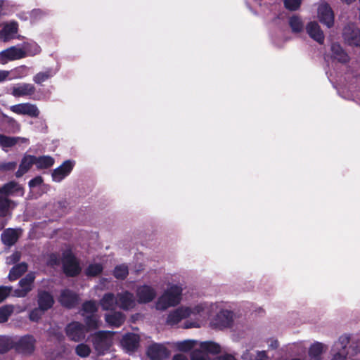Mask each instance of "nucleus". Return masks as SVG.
<instances>
[{"label": "nucleus", "instance_id": "ddd939ff", "mask_svg": "<svg viewBox=\"0 0 360 360\" xmlns=\"http://www.w3.org/2000/svg\"><path fill=\"white\" fill-rule=\"evenodd\" d=\"M35 91V86L30 83H18L11 89V95L16 98L31 97Z\"/></svg>", "mask_w": 360, "mask_h": 360}, {"label": "nucleus", "instance_id": "9d476101", "mask_svg": "<svg viewBox=\"0 0 360 360\" xmlns=\"http://www.w3.org/2000/svg\"><path fill=\"white\" fill-rule=\"evenodd\" d=\"M10 110L15 114L27 115L31 117H37L40 113L37 106L30 103H23L11 105Z\"/></svg>", "mask_w": 360, "mask_h": 360}, {"label": "nucleus", "instance_id": "864d4df0", "mask_svg": "<svg viewBox=\"0 0 360 360\" xmlns=\"http://www.w3.org/2000/svg\"><path fill=\"white\" fill-rule=\"evenodd\" d=\"M20 259V253L19 252H15L6 258V263L8 264H13L18 262Z\"/></svg>", "mask_w": 360, "mask_h": 360}, {"label": "nucleus", "instance_id": "cd10ccee", "mask_svg": "<svg viewBox=\"0 0 360 360\" xmlns=\"http://www.w3.org/2000/svg\"><path fill=\"white\" fill-rule=\"evenodd\" d=\"M53 298L50 293L46 291H41L39 292L38 304L41 309L44 311L48 310L53 306Z\"/></svg>", "mask_w": 360, "mask_h": 360}, {"label": "nucleus", "instance_id": "13d9d810", "mask_svg": "<svg viewBox=\"0 0 360 360\" xmlns=\"http://www.w3.org/2000/svg\"><path fill=\"white\" fill-rule=\"evenodd\" d=\"M43 13L40 9H34L32 11L30 15L31 17L34 19H37L42 15Z\"/></svg>", "mask_w": 360, "mask_h": 360}, {"label": "nucleus", "instance_id": "a878e982", "mask_svg": "<svg viewBox=\"0 0 360 360\" xmlns=\"http://www.w3.org/2000/svg\"><path fill=\"white\" fill-rule=\"evenodd\" d=\"M59 301L63 306L68 308H72L77 303L78 297L72 291L69 290H64L61 292Z\"/></svg>", "mask_w": 360, "mask_h": 360}, {"label": "nucleus", "instance_id": "8fccbe9b", "mask_svg": "<svg viewBox=\"0 0 360 360\" xmlns=\"http://www.w3.org/2000/svg\"><path fill=\"white\" fill-rule=\"evenodd\" d=\"M12 291L11 287L0 286V302H3Z\"/></svg>", "mask_w": 360, "mask_h": 360}, {"label": "nucleus", "instance_id": "7c9ffc66", "mask_svg": "<svg viewBox=\"0 0 360 360\" xmlns=\"http://www.w3.org/2000/svg\"><path fill=\"white\" fill-rule=\"evenodd\" d=\"M100 304L103 310H112L117 306V297L113 293H105L100 300Z\"/></svg>", "mask_w": 360, "mask_h": 360}, {"label": "nucleus", "instance_id": "6e6d98bb", "mask_svg": "<svg viewBox=\"0 0 360 360\" xmlns=\"http://www.w3.org/2000/svg\"><path fill=\"white\" fill-rule=\"evenodd\" d=\"M42 182H43L42 177L40 176H36L35 178L31 179L29 181V186L32 188H34V187L41 185L42 184Z\"/></svg>", "mask_w": 360, "mask_h": 360}, {"label": "nucleus", "instance_id": "bb28decb", "mask_svg": "<svg viewBox=\"0 0 360 360\" xmlns=\"http://www.w3.org/2000/svg\"><path fill=\"white\" fill-rule=\"evenodd\" d=\"M35 156L26 155L22 159V161L20 164L19 168L15 173V176L17 177H21L23 174L28 172L30 167L35 165Z\"/></svg>", "mask_w": 360, "mask_h": 360}, {"label": "nucleus", "instance_id": "ea45409f", "mask_svg": "<svg viewBox=\"0 0 360 360\" xmlns=\"http://www.w3.org/2000/svg\"><path fill=\"white\" fill-rule=\"evenodd\" d=\"M84 317V322L89 330L96 329L100 326L98 317L94 314L86 315Z\"/></svg>", "mask_w": 360, "mask_h": 360}, {"label": "nucleus", "instance_id": "20e7f679", "mask_svg": "<svg viewBox=\"0 0 360 360\" xmlns=\"http://www.w3.org/2000/svg\"><path fill=\"white\" fill-rule=\"evenodd\" d=\"M221 351V347L219 344L206 341L200 343V349H194L191 354V360H210L208 354H218Z\"/></svg>", "mask_w": 360, "mask_h": 360}, {"label": "nucleus", "instance_id": "680f3d73", "mask_svg": "<svg viewBox=\"0 0 360 360\" xmlns=\"http://www.w3.org/2000/svg\"><path fill=\"white\" fill-rule=\"evenodd\" d=\"M27 70V68L26 67H20L18 68H17L15 70V72H18V74H24L25 75V71Z\"/></svg>", "mask_w": 360, "mask_h": 360}, {"label": "nucleus", "instance_id": "4d7b16f0", "mask_svg": "<svg viewBox=\"0 0 360 360\" xmlns=\"http://www.w3.org/2000/svg\"><path fill=\"white\" fill-rule=\"evenodd\" d=\"M213 360H236V359L233 355L226 354L217 356Z\"/></svg>", "mask_w": 360, "mask_h": 360}, {"label": "nucleus", "instance_id": "2f4dec72", "mask_svg": "<svg viewBox=\"0 0 360 360\" xmlns=\"http://www.w3.org/2000/svg\"><path fill=\"white\" fill-rule=\"evenodd\" d=\"M332 57L338 62L345 63L349 60V57L346 52L338 44L331 45Z\"/></svg>", "mask_w": 360, "mask_h": 360}, {"label": "nucleus", "instance_id": "49530a36", "mask_svg": "<svg viewBox=\"0 0 360 360\" xmlns=\"http://www.w3.org/2000/svg\"><path fill=\"white\" fill-rule=\"evenodd\" d=\"M243 358L245 360H267L268 356L265 351L257 352L254 358L247 352L243 354Z\"/></svg>", "mask_w": 360, "mask_h": 360}, {"label": "nucleus", "instance_id": "a19ab883", "mask_svg": "<svg viewBox=\"0 0 360 360\" xmlns=\"http://www.w3.org/2000/svg\"><path fill=\"white\" fill-rule=\"evenodd\" d=\"M13 311V307L11 305H5L0 307V323L6 322Z\"/></svg>", "mask_w": 360, "mask_h": 360}, {"label": "nucleus", "instance_id": "393cba45", "mask_svg": "<svg viewBox=\"0 0 360 360\" xmlns=\"http://www.w3.org/2000/svg\"><path fill=\"white\" fill-rule=\"evenodd\" d=\"M139 343V335L134 333L126 334L122 339L121 344L127 352H134L138 348Z\"/></svg>", "mask_w": 360, "mask_h": 360}, {"label": "nucleus", "instance_id": "f8f14e48", "mask_svg": "<svg viewBox=\"0 0 360 360\" xmlns=\"http://www.w3.org/2000/svg\"><path fill=\"white\" fill-rule=\"evenodd\" d=\"M318 18L319 21L326 25L328 27H331L334 24V13L332 8L326 3L321 4L318 7Z\"/></svg>", "mask_w": 360, "mask_h": 360}, {"label": "nucleus", "instance_id": "9b49d317", "mask_svg": "<svg viewBox=\"0 0 360 360\" xmlns=\"http://www.w3.org/2000/svg\"><path fill=\"white\" fill-rule=\"evenodd\" d=\"M25 50L22 47L11 46L0 52V61L6 63L9 60H15L25 57Z\"/></svg>", "mask_w": 360, "mask_h": 360}, {"label": "nucleus", "instance_id": "4be33fe9", "mask_svg": "<svg viewBox=\"0 0 360 360\" xmlns=\"http://www.w3.org/2000/svg\"><path fill=\"white\" fill-rule=\"evenodd\" d=\"M306 30L309 37L320 44L324 42V34L318 22H310L306 26Z\"/></svg>", "mask_w": 360, "mask_h": 360}, {"label": "nucleus", "instance_id": "5fc2aeb1", "mask_svg": "<svg viewBox=\"0 0 360 360\" xmlns=\"http://www.w3.org/2000/svg\"><path fill=\"white\" fill-rule=\"evenodd\" d=\"M4 121L8 124H11L13 129L19 130V124L13 117H8L7 115H4Z\"/></svg>", "mask_w": 360, "mask_h": 360}, {"label": "nucleus", "instance_id": "b1692460", "mask_svg": "<svg viewBox=\"0 0 360 360\" xmlns=\"http://www.w3.org/2000/svg\"><path fill=\"white\" fill-rule=\"evenodd\" d=\"M28 139L22 137H11L0 134V146L6 150L7 148H11L17 144L27 143Z\"/></svg>", "mask_w": 360, "mask_h": 360}, {"label": "nucleus", "instance_id": "423d86ee", "mask_svg": "<svg viewBox=\"0 0 360 360\" xmlns=\"http://www.w3.org/2000/svg\"><path fill=\"white\" fill-rule=\"evenodd\" d=\"M349 342V336L342 335L336 341L332 348L333 356L331 360H345L349 352L346 350L347 345Z\"/></svg>", "mask_w": 360, "mask_h": 360}, {"label": "nucleus", "instance_id": "f3484780", "mask_svg": "<svg viewBox=\"0 0 360 360\" xmlns=\"http://www.w3.org/2000/svg\"><path fill=\"white\" fill-rule=\"evenodd\" d=\"M75 162L71 160L65 161L60 166L56 168L52 172L53 181L56 182H60L64 179L73 169Z\"/></svg>", "mask_w": 360, "mask_h": 360}, {"label": "nucleus", "instance_id": "dca6fc26", "mask_svg": "<svg viewBox=\"0 0 360 360\" xmlns=\"http://www.w3.org/2000/svg\"><path fill=\"white\" fill-rule=\"evenodd\" d=\"M116 297L117 306L122 309L129 310L136 305L134 294L127 290L117 293Z\"/></svg>", "mask_w": 360, "mask_h": 360}, {"label": "nucleus", "instance_id": "3c124183", "mask_svg": "<svg viewBox=\"0 0 360 360\" xmlns=\"http://www.w3.org/2000/svg\"><path fill=\"white\" fill-rule=\"evenodd\" d=\"M44 311L41 309L39 307L33 309L30 314V320L37 321L41 318Z\"/></svg>", "mask_w": 360, "mask_h": 360}, {"label": "nucleus", "instance_id": "e2e57ef3", "mask_svg": "<svg viewBox=\"0 0 360 360\" xmlns=\"http://www.w3.org/2000/svg\"><path fill=\"white\" fill-rule=\"evenodd\" d=\"M269 347L274 348V349H276L278 347V342L277 340H271V343L269 345Z\"/></svg>", "mask_w": 360, "mask_h": 360}, {"label": "nucleus", "instance_id": "f704fd0d", "mask_svg": "<svg viewBox=\"0 0 360 360\" xmlns=\"http://www.w3.org/2000/svg\"><path fill=\"white\" fill-rule=\"evenodd\" d=\"M35 165L38 169H47L54 164V159L49 155L35 156Z\"/></svg>", "mask_w": 360, "mask_h": 360}, {"label": "nucleus", "instance_id": "2eb2a0df", "mask_svg": "<svg viewBox=\"0 0 360 360\" xmlns=\"http://www.w3.org/2000/svg\"><path fill=\"white\" fill-rule=\"evenodd\" d=\"M35 278L34 273L30 272L26 276L19 281L20 288L16 289L13 295L18 297H25L27 293L32 289L33 283Z\"/></svg>", "mask_w": 360, "mask_h": 360}, {"label": "nucleus", "instance_id": "bf43d9fd", "mask_svg": "<svg viewBox=\"0 0 360 360\" xmlns=\"http://www.w3.org/2000/svg\"><path fill=\"white\" fill-rule=\"evenodd\" d=\"M10 72L6 70H0V82H4L7 79Z\"/></svg>", "mask_w": 360, "mask_h": 360}, {"label": "nucleus", "instance_id": "5701e85b", "mask_svg": "<svg viewBox=\"0 0 360 360\" xmlns=\"http://www.w3.org/2000/svg\"><path fill=\"white\" fill-rule=\"evenodd\" d=\"M21 232L20 229H7L1 233V240L6 245L12 246L18 240Z\"/></svg>", "mask_w": 360, "mask_h": 360}, {"label": "nucleus", "instance_id": "7ed1b4c3", "mask_svg": "<svg viewBox=\"0 0 360 360\" xmlns=\"http://www.w3.org/2000/svg\"><path fill=\"white\" fill-rule=\"evenodd\" d=\"M114 333L110 331H98L91 335V342L98 354H104L111 347Z\"/></svg>", "mask_w": 360, "mask_h": 360}, {"label": "nucleus", "instance_id": "a18cd8bd", "mask_svg": "<svg viewBox=\"0 0 360 360\" xmlns=\"http://www.w3.org/2000/svg\"><path fill=\"white\" fill-rule=\"evenodd\" d=\"M75 353L80 357L86 358L89 356L91 349L87 345L81 343L75 347Z\"/></svg>", "mask_w": 360, "mask_h": 360}, {"label": "nucleus", "instance_id": "09e8293b", "mask_svg": "<svg viewBox=\"0 0 360 360\" xmlns=\"http://www.w3.org/2000/svg\"><path fill=\"white\" fill-rule=\"evenodd\" d=\"M12 347L9 339L2 337L0 338V353L4 354Z\"/></svg>", "mask_w": 360, "mask_h": 360}, {"label": "nucleus", "instance_id": "de8ad7c7", "mask_svg": "<svg viewBox=\"0 0 360 360\" xmlns=\"http://www.w3.org/2000/svg\"><path fill=\"white\" fill-rule=\"evenodd\" d=\"M302 0H284L285 7L290 11H295L300 8Z\"/></svg>", "mask_w": 360, "mask_h": 360}, {"label": "nucleus", "instance_id": "f257e3e1", "mask_svg": "<svg viewBox=\"0 0 360 360\" xmlns=\"http://www.w3.org/2000/svg\"><path fill=\"white\" fill-rule=\"evenodd\" d=\"M212 304L202 303L193 307H181L169 314L167 323L169 325L177 324L182 319L187 317H194L198 321L186 325V328L200 327L198 321L207 319L211 316Z\"/></svg>", "mask_w": 360, "mask_h": 360}, {"label": "nucleus", "instance_id": "4c0bfd02", "mask_svg": "<svg viewBox=\"0 0 360 360\" xmlns=\"http://www.w3.org/2000/svg\"><path fill=\"white\" fill-rule=\"evenodd\" d=\"M55 72L51 69H47L45 71L39 72L33 77V81L38 84L46 81L54 75Z\"/></svg>", "mask_w": 360, "mask_h": 360}, {"label": "nucleus", "instance_id": "37998d69", "mask_svg": "<svg viewBox=\"0 0 360 360\" xmlns=\"http://www.w3.org/2000/svg\"><path fill=\"white\" fill-rule=\"evenodd\" d=\"M129 274L127 266L121 264L117 266L115 269L113 274L117 279H124Z\"/></svg>", "mask_w": 360, "mask_h": 360}, {"label": "nucleus", "instance_id": "6ab92c4d", "mask_svg": "<svg viewBox=\"0 0 360 360\" xmlns=\"http://www.w3.org/2000/svg\"><path fill=\"white\" fill-rule=\"evenodd\" d=\"M35 340L31 335H25L15 343L16 351L22 354H30L34 351Z\"/></svg>", "mask_w": 360, "mask_h": 360}, {"label": "nucleus", "instance_id": "c85d7f7f", "mask_svg": "<svg viewBox=\"0 0 360 360\" xmlns=\"http://www.w3.org/2000/svg\"><path fill=\"white\" fill-rule=\"evenodd\" d=\"M15 207V203L6 196H0V217H6Z\"/></svg>", "mask_w": 360, "mask_h": 360}, {"label": "nucleus", "instance_id": "c756f323", "mask_svg": "<svg viewBox=\"0 0 360 360\" xmlns=\"http://www.w3.org/2000/svg\"><path fill=\"white\" fill-rule=\"evenodd\" d=\"M105 321L112 327H120L125 321L124 315L119 311L105 315Z\"/></svg>", "mask_w": 360, "mask_h": 360}, {"label": "nucleus", "instance_id": "6e6552de", "mask_svg": "<svg viewBox=\"0 0 360 360\" xmlns=\"http://www.w3.org/2000/svg\"><path fill=\"white\" fill-rule=\"evenodd\" d=\"M66 335L70 340L79 342L85 338L86 330L83 324L79 322H72L65 328Z\"/></svg>", "mask_w": 360, "mask_h": 360}, {"label": "nucleus", "instance_id": "69168bd1", "mask_svg": "<svg viewBox=\"0 0 360 360\" xmlns=\"http://www.w3.org/2000/svg\"><path fill=\"white\" fill-rule=\"evenodd\" d=\"M292 360H301L300 359H292Z\"/></svg>", "mask_w": 360, "mask_h": 360}, {"label": "nucleus", "instance_id": "58836bf2", "mask_svg": "<svg viewBox=\"0 0 360 360\" xmlns=\"http://www.w3.org/2000/svg\"><path fill=\"white\" fill-rule=\"evenodd\" d=\"M97 311V304L95 301H87L82 305V315L86 316V315L94 314Z\"/></svg>", "mask_w": 360, "mask_h": 360}, {"label": "nucleus", "instance_id": "4468645a", "mask_svg": "<svg viewBox=\"0 0 360 360\" xmlns=\"http://www.w3.org/2000/svg\"><path fill=\"white\" fill-rule=\"evenodd\" d=\"M233 321V312L229 310H221L212 321L211 324L215 328L221 329L230 327Z\"/></svg>", "mask_w": 360, "mask_h": 360}, {"label": "nucleus", "instance_id": "603ef678", "mask_svg": "<svg viewBox=\"0 0 360 360\" xmlns=\"http://www.w3.org/2000/svg\"><path fill=\"white\" fill-rule=\"evenodd\" d=\"M17 164L15 162H8L0 164V170L13 171L15 169Z\"/></svg>", "mask_w": 360, "mask_h": 360}, {"label": "nucleus", "instance_id": "052dcab7", "mask_svg": "<svg viewBox=\"0 0 360 360\" xmlns=\"http://www.w3.org/2000/svg\"><path fill=\"white\" fill-rule=\"evenodd\" d=\"M172 360H189L188 356L183 354H177L174 355Z\"/></svg>", "mask_w": 360, "mask_h": 360}, {"label": "nucleus", "instance_id": "79ce46f5", "mask_svg": "<svg viewBox=\"0 0 360 360\" xmlns=\"http://www.w3.org/2000/svg\"><path fill=\"white\" fill-rule=\"evenodd\" d=\"M197 345V341L188 340L179 342L176 346L180 351L187 352L195 347Z\"/></svg>", "mask_w": 360, "mask_h": 360}, {"label": "nucleus", "instance_id": "412c9836", "mask_svg": "<svg viewBox=\"0 0 360 360\" xmlns=\"http://www.w3.org/2000/svg\"><path fill=\"white\" fill-rule=\"evenodd\" d=\"M1 193L6 196H22L24 189L18 183L11 181L1 187Z\"/></svg>", "mask_w": 360, "mask_h": 360}, {"label": "nucleus", "instance_id": "aec40b11", "mask_svg": "<svg viewBox=\"0 0 360 360\" xmlns=\"http://www.w3.org/2000/svg\"><path fill=\"white\" fill-rule=\"evenodd\" d=\"M147 354L152 360H163L169 356V352L164 345L155 343L149 346Z\"/></svg>", "mask_w": 360, "mask_h": 360}, {"label": "nucleus", "instance_id": "1a4fd4ad", "mask_svg": "<svg viewBox=\"0 0 360 360\" xmlns=\"http://www.w3.org/2000/svg\"><path fill=\"white\" fill-rule=\"evenodd\" d=\"M156 295V290L148 285L138 286L136 290V296L139 304L149 303L155 299Z\"/></svg>", "mask_w": 360, "mask_h": 360}, {"label": "nucleus", "instance_id": "a211bd4d", "mask_svg": "<svg viewBox=\"0 0 360 360\" xmlns=\"http://www.w3.org/2000/svg\"><path fill=\"white\" fill-rule=\"evenodd\" d=\"M18 30V24L15 21L4 22L0 25V39L4 41H7L13 38L17 34Z\"/></svg>", "mask_w": 360, "mask_h": 360}, {"label": "nucleus", "instance_id": "e433bc0d", "mask_svg": "<svg viewBox=\"0 0 360 360\" xmlns=\"http://www.w3.org/2000/svg\"><path fill=\"white\" fill-rule=\"evenodd\" d=\"M22 48L25 51V57L33 56L41 52L40 46L35 42L25 43L23 44Z\"/></svg>", "mask_w": 360, "mask_h": 360}, {"label": "nucleus", "instance_id": "72a5a7b5", "mask_svg": "<svg viewBox=\"0 0 360 360\" xmlns=\"http://www.w3.org/2000/svg\"><path fill=\"white\" fill-rule=\"evenodd\" d=\"M27 270V265L25 262L20 263L14 266L10 271L8 278L10 281H15L20 277Z\"/></svg>", "mask_w": 360, "mask_h": 360}, {"label": "nucleus", "instance_id": "338daca9", "mask_svg": "<svg viewBox=\"0 0 360 360\" xmlns=\"http://www.w3.org/2000/svg\"><path fill=\"white\" fill-rule=\"evenodd\" d=\"M359 2H360V0H359Z\"/></svg>", "mask_w": 360, "mask_h": 360}, {"label": "nucleus", "instance_id": "f03ea898", "mask_svg": "<svg viewBox=\"0 0 360 360\" xmlns=\"http://www.w3.org/2000/svg\"><path fill=\"white\" fill-rule=\"evenodd\" d=\"M182 288L179 285H170L155 302L158 310L164 311L177 305L181 299Z\"/></svg>", "mask_w": 360, "mask_h": 360}, {"label": "nucleus", "instance_id": "0e129e2a", "mask_svg": "<svg viewBox=\"0 0 360 360\" xmlns=\"http://www.w3.org/2000/svg\"><path fill=\"white\" fill-rule=\"evenodd\" d=\"M51 264H57L58 262V259H57V257L56 255H51Z\"/></svg>", "mask_w": 360, "mask_h": 360}, {"label": "nucleus", "instance_id": "473e14b6", "mask_svg": "<svg viewBox=\"0 0 360 360\" xmlns=\"http://www.w3.org/2000/svg\"><path fill=\"white\" fill-rule=\"evenodd\" d=\"M288 24L293 33H300L304 30V22L298 15H293L290 17Z\"/></svg>", "mask_w": 360, "mask_h": 360}, {"label": "nucleus", "instance_id": "c03bdc74", "mask_svg": "<svg viewBox=\"0 0 360 360\" xmlns=\"http://www.w3.org/2000/svg\"><path fill=\"white\" fill-rule=\"evenodd\" d=\"M103 266L101 264H91L86 269V274L88 276H96L103 271Z\"/></svg>", "mask_w": 360, "mask_h": 360}, {"label": "nucleus", "instance_id": "39448f33", "mask_svg": "<svg viewBox=\"0 0 360 360\" xmlns=\"http://www.w3.org/2000/svg\"><path fill=\"white\" fill-rule=\"evenodd\" d=\"M63 267L65 274L68 276H75L81 271L79 262L70 251L63 253Z\"/></svg>", "mask_w": 360, "mask_h": 360}, {"label": "nucleus", "instance_id": "0eeeda50", "mask_svg": "<svg viewBox=\"0 0 360 360\" xmlns=\"http://www.w3.org/2000/svg\"><path fill=\"white\" fill-rule=\"evenodd\" d=\"M342 36L349 45L360 46V30L354 23H349L344 27Z\"/></svg>", "mask_w": 360, "mask_h": 360}, {"label": "nucleus", "instance_id": "c9c22d12", "mask_svg": "<svg viewBox=\"0 0 360 360\" xmlns=\"http://www.w3.org/2000/svg\"><path fill=\"white\" fill-rule=\"evenodd\" d=\"M325 347L326 346L321 342L313 344L309 349L310 360H319Z\"/></svg>", "mask_w": 360, "mask_h": 360}]
</instances>
